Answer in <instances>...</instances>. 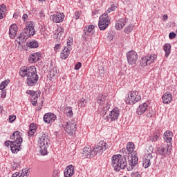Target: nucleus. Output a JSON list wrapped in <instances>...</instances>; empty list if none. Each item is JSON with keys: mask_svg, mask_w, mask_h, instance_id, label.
Instances as JSON below:
<instances>
[{"mask_svg": "<svg viewBox=\"0 0 177 177\" xmlns=\"http://www.w3.org/2000/svg\"><path fill=\"white\" fill-rule=\"evenodd\" d=\"M19 75L22 78L26 77V83L28 86H35L39 80L35 66H21L19 69Z\"/></svg>", "mask_w": 177, "mask_h": 177, "instance_id": "1", "label": "nucleus"}, {"mask_svg": "<svg viewBox=\"0 0 177 177\" xmlns=\"http://www.w3.org/2000/svg\"><path fill=\"white\" fill-rule=\"evenodd\" d=\"M112 165L116 172H120L121 169H125V167H128L127 155H113L112 156Z\"/></svg>", "mask_w": 177, "mask_h": 177, "instance_id": "2", "label": "nucleus"}, {"mask_svg": "<svg viewBox=\"0 0 177 177\" xmlns=\"http://www.w3.org/2000/svg\"><path fill=\"white\" fill-rule=\"evenodd\" d=\"M49 142H50V140L48 133H41L38 140V145L39 147H40L41 156H46V154H48Z\"/></svg>", "mask_w": 177, "mask_h": 177, "instance_id": "3", "label": "nucleus"}, {"mask_svg": "<svg viewBox=\"0 0 177 177\" xmlns=\"http://www.w3.org/2000/svg\"><path fill=\"white\" fill-rule=\"evenodd\" d=\"M34 22L28 21L26 24V28L24 29L23 32L20 34L19 36V39H27V38H30V37H32L35 35V29H34Z\"/></svg>", "mask_w": 177, "mask_h": 177, "instance_id": "4", "label": "nucleus"}, {"mask_svg": "<svg viewBox=\"0 0 177 177\" xmlns=\"http://www.w3.org/2000/svg\"><path fill=\"white\" fill-rule=\"evenodd\" d=\"M62 127L64 129L65 132L73 136L77 131V122L75 120H68V122H63Z\"/></svg>", "mask_w": 177, "mask_h": 177, "instance_id": "5", "label": "nucleus"}, {"mask_svg": "<svg viewBox=\"0 0 177 177\" xmlns=\"http://www.w3.org/2000/svg\"><path fill=\"white\" fill-rule=\"evenodd\" d=\"M111 20L107 13H104L99 18L98 27L101 31H104L111 24Z\"/></svg>", "mask_w": 177, "mask_h": 177, "instance_id": "6", "label": "nucleus"}, {"mask_svg": "<svg viewBox=\"0 0 177 177\" xmlns=\"http://www.w3.org/2000/svg\"><path fill=\"white\" fill-rule=\"evenodd\" d=\"M142 100V97L136 91H130L128 94V97L126 99V103L127 104H135V103H138L140 100Z\"/></svg>", "mask_w": 177, "mask_h": 177, "instance_id": "7", "label": "nucleus"}, {"mask_svg": "<svg viewBox=\"0 0 177 177\" xmlns=\"http://www.w3.org/2000/svg\"><path fill=\"white\" fill-rule=\"evenodd\" d=\"M109 149V145H107V142H106L104 140L100 141L97 146L94 148L93 153H95L96 155L102 154L104 151H106Z\"/></svg>", "mask_w": 177, "mask_h": 177, "instance_id": "8", "label": "nucleus"}, {"mask_svg": "<svg viewBox=\"0 0 177 177\" xmlns=\"http://www.w3.org/2000/svg\"><path fill=\"white\" fill-rule=\"evenodd\" d=\"M172 150V146L171 145H162L157 149V153L159 156H162V157H165V156H170L171 151Z\"/></svg>", "mask_w": 177, "mask_h": 177, "instance_id": "9", "label": "nucleus"}, {"mask_svg": "<svg viewBox=\"0 0 177 177\" xmlns=\"http://www.w3.org/2000/svg\"><path fill=\"white\" fill-rule=\"evenodd\" d=\"M127 59L129 64L131 66L136 64V62H138V53L133 50L127 52Z\"/></svg>", "mask_w": 177, "mask_h": 177, "instance_id": "10", "label": "nucleus"}, {"mask_svg": "<svg viewBox=\"0 0 177 177\" xmlns=\"http://www.w3.org/2000/svg\"><path fill=\"white\" fill-rule=\"evenodd\" d=\"M95 26L90 25L88 26H86L84 29V33L82 35V38L84 41H86L91 35H93L95 32Z\"/></svg>", "mask_w": 177, "mask_h": 177, "instance_id": "11", "label": "nucleus"}, {"mask_svg": "<svg viewBox=\"0 0 177 177\" xmlns=\"http://www.w3.org/2000/svg\"><path fill=\"white\" fill-rule=\"evenodd\" d=\"M118 117H120V110L118 108L115 107L109 113V116H106L104 118V120H106V121H109L110 119L111 121H115L116 120H118Z\"/></svg>", "mask_w": 177, "mask_h": 177, "instance_id": "12", "label": "nucleus"}, {"mask_svg": "<svg viewBox=\"0 0 177 177\" xmlns=\"http://www.w3.org/2000/svg\"><path fill=\"white\" fill-rule=\"evenodd\" d=\"M10 139L14 140L13 143L21 145L23 143V138H21V133L19 131H15L10 136Z\"/></svg>", "mask_w": 177, "mask_h": 177, "instance_id": "13", "label": "nucleus"}, {"mask_svg": "<svg viewBox=\"0 0 177 177\" xmlns=\"http://www.w3.org/2000/svg\"><path fill=\"white\" fill-rule=\"evenodd\" d=\"M129 21V19H128L127 17L120 19L115 21V28L116 30L120 31V30H122V28H124V27L128 24Z\"/></svg>", "mask_w": 177, "mask_h": 177, "instance_id": "14", "label": "nucleus"}, {"mask_svg": "<svg viewBox=\"0 0 177 177\" xmlns=\"http://www.w3.org/2000/svg\"><path fill=\"white\" fill-rule=\"evenodd\" d=\"M136 152H133V154H131V160H129V167H127V171H132L133 169V167L136 165L139 162V159L138 156L135 155Z\"/></svg>", "mask_w": 177, "mask_h": 177, "instance_id": "15", "label": "nucleus"}, {"mask_svg": "<svg viewBox=\"0 0 177 177\" xmlns=\"http://www.w3.org/2000/svg\"><path fill=\"white\" fill-rule=\"evenodd\" d=\"M172 138H174V133L169 130L166 131L163 134V139L169 146H172Z\"/></svg>", "mask_w": 177, "mask_h": 177, "instance_id": "16", "label": "nucleus"}, {"mask_svg": "<svg viewBox=\"0 0 177 177\" xmlns=\"http://www.w3.org/2000/svg\"><path fill=\"white\" fill-rule=\"evenodd\" d=\"M44 121L46 124H51V122H55L57 116L53 113H47L44 115Z\"/></svg>", "mask_w": 177, "mask_h": 177, "instance_id": "17", "label": "nucleus"}, {"mask_svg": "<svg viewBox=\"0 0 177 177\" xmlns=\"http://www.w3.org/2000/svg\"><path fill=\"white\" fill-rule=\"evenodd\" d=\"M50 20H53L54 23H62L64 20V14L57 12L50 16Z\"/></svg>", "mask_w": 177, "mask_h": 177, "instance_id": "18", "label": "nucleus"}, {"mask_svg": "<svg viewBox=\"0 0 177 177\" xmlns=\"http://www.w3.org/2000/svg\"><path fill=\"white\" fill-rule=\"evenodd\" d=\"M95 151V148L93 149H91V147H84L83 149V156L86 157V158H91V157H94L96 155V152Z\"/></svg>", "mask_w": 177, "mask_h": 177, "instance_id": "19", "label": "nucleus"}, {"mask_svg": "<svg viewBox=\"0 0 177 177\" xmlns=\"http://www.w3.org/2000/svg\"><path fill=\"white\" fill-rule=\"evenodd\" d=\"M75 167L73 165L67 166L65 169L64 175L65 177H72L75 174Z\"/></svg>", "mask_w": 177, "mask_h": 177, "instance_id": "20", "label": "nucleus"}, {"mask_svg": "<svg viewBox=\"0 0 177 177\" xmlns=\"http://www.w3.org/2000/svg\"><path fill=\"white\" fill-rule=\"evenodd\" d=\"M17 35V25H16L15 24H13L10 26V28H9L10 38H11V39H15V38H16Z\"/></svg>", "mask_w": 177, "mask_h": 177, "instance_id": "21", "label": "nucleus"}, {"mask_svg": "<svg viewBox=\"0 0 177 177\" xmlns=\"http://www.w3.org/2000/svg\"><path fill=\"white\" fill-rule=\"evenodd\" d=\"M149 105L147 103L144 102L139 105L138 108L137 109L136 113L138 115H142V114H145L146 111L147 110Z\"/></svg>", "mask_w": 177, "mask_h": 177, "instance_id": "22", "label": "nucleus"}, {"mask_svg": "<svg viewBox=\"0 0 177 177\" xmlns=\"http://www.w3.org/2000/svg\"><path fill=\"white\" fill-rule=\"evenodd\" d=\"M160 136H161V130L157 129L153 133V136L149 137V142L152 143L158 142V140H160Z\"/></svg>", "mask_w": 177, "mask_h": 177, "instance_id": "23", "label": "nucleus"}, {"mask_svg": "<svg viewBox=\"0 0 177 177\" xmlns=\"http://www.w3.org/2000/svg\"><path fill=\"white\" fill-rule=\"evenodd\" d=\"M70 50H71V47H64L61 51L60 58L62 60H66L70 56Z\"/></svg>", "mask_w": 177, "mask_h": 177, "instance_id": "24", "label": "nucleus"}, {"mask_svg": "<svg viewBox=\"0 0 177 177\" xmlns=\"http://www.w3.org/2000/svg\"><path fill=\"white\" fill-rule=\"evenodd\" d=\"M10 149H11L12 153H13L14 154H16V153H19V151H20V150H21V149H22L21 145H17V143L11 142Z\"/></svg>", "mask_w": 177, "mask_h": 177, "instance_id": "25", "label": "nucleus"}, {"mask_svg": "<svg viewBox=\"0 0 177 177\" xmlns=\"http://www.w3.org/2000/svg\"><path fill=\"white\" fill-rule=\"evenodd\" d=\"M39 57H41V53H35L29 56L28 62L30 63H37L39 60Z\"/></svg>", "mask_w": 177, "mask_h": 177, "instance_id": "26", "label": "nucleus"}, {"mask_svg": "<svg viewBox=\"0 0 177 177\" xmlns=\"http://www.w3.org/2000/svg\"><path fill=\"white\" fill-rule=\"evenodd\" d=\"M151 158H153V154L147 155V158L142 161V166L144 168H149V167L151 165V162H150Z\"/></svg>", "mask_w": 177, "mask_h": 177, "instance_id": "27", "label": "nucleus"}, {"mask_svg": "<svg viewBox=\"0 0 177 177\" xmlns=\"http://www.w3.org/2000/svg\"><path fill=\"white\" fill-rule=\"evenodd\" d=\"M29 175L28 169H23L21 173L16 172L13 174L11 177H28Z\"/></svg>", "mask_w": 177, "mask_h": 177, "instance_id": "28", "label": "nucleus"}, {"mask_svg": "<svg viewBox=\"0 0 177 177\" xmlns=\"http://www.w3.org/2000/svg\"><path fill=\"white\" fill-rule=\"evenodd\" d=\"M162 100L165 104L171 103V101L172 100V94L167 93H165L162 97Z\"/></svg>", "mask_w": 177, "mask_h": 177, "instance_id": "29", "label": "nucleus"}, {"mask_svg": "<svg viewBox=\"0 0 177 177\" xmlns=\"http://www.w3.org/2000/svg\"><path fill=\"white\" fill-rule=\"evenodd\" d=\"M106 99H107V95L104 94H99L97 97V102L100 106H103L106 103Z\"/></svg>", "mask_w": 177, "mask_h": 177, "instance_id": "30", "label": "nucleus"}, {"mask_svg": "<svg viewBox=\"0 0 177 177\" xmlns=\"http://www.w3.org/2000/svg\"><path fill=\"white\" fill-rule=\"evenodd\" d=\"M8 10H6V5L1 4L0 5V20H2V19H4L5 16H6V12Z\"/></svg>", "mask_w": 177, "mask_h": 177, "instance_id": "31", "label": "nucleus"}, {"mask_svg": "<svg viewBox=\"0 0 177 177\" xmlns=\"http://www.w3.org/2000/svg\"><path fill=\"white\" fill-rule=\"evenodd\" d=\"M163 49L165 52V57H168L169 56V55H171V44H165L163 46Z\"/></svg>", "mask_w": 177, "mask_h": 177, "instance_id": "32", "label": "nucleus"}, {"mask_svg": "<svg viewBox=\"0 0 177 177\" xmlns=\"http://www.w3.org/2000/svg\"><path fill=\"white\" fill-rule=\"evenodd\" d=\"M27 46L30 49H35L39 46V44L37 41V40H32L29 43L27 44Z\"/></svg>", "mask_w": 177, "mask_h": 177, "instance_id": "33", "label": "nucleus"}, {"mask_svg": "<svg viewBox=\"0 0 177 177\" xmlns=\"http://www.w3.org/2000/svg\"><path fill=\"white\" fill-rule=\"evenodd\" d=\"M127 150L129 154L133 153V151L135 150V144L132 142H128L127 145Z\"/></svg>", "mask_w": 177, "mask_h": 177, "instance_id": "34", "label": "nucleus"}, {"mask_svg": "<svg viewBox=\"0 0 177 177\" xmlns=\"http://www.w3.org/2000/svg\"><path fill=\"white\" fill-rule=\"evenodd\" d=\"M147 60H148V64H151V63H154V61L157 59V55L153 54L149 56H146Z\"/></svg>", "mask_w": 177, "mask_h": 177, "instance_id": "35", "label": "nucleus"}, {"mask_svg": "<svg viewBox=\"0 0 177 177\" xmlns=\"http://www.w3.org/2000/svg\"><path fill=\"white\" fill-rule=\"evenodd\" d=\"M65 111L67 117H73L74 115V113H73V107L71 106H66L65 107Z\"/></svg>", "mask_w": 177, "mask_h": 177, "instance_id": "36", "label": "nucleus"}, {"mask_svg": "<svg viewBox=\"0 0 177 177\" xmlns=\"http://www.w3.org/2000/svg\"><path fill=\"white\" fill-rule=\"evenodd\" d=\"M10 82V80L9 79H7L6 80H4L3 82H2L0 84V90L3 91V89H5V88H6L8 85H9Z\"/></svg>", "mask_w": 177, "mask_h": 177, "instance_id": "37", "label": "nucleus"}, {"mask_svg": "<svg viewBox=\"0 0 177 177\" xmlns=\"http://www.w3.org/2000/svg\"><path fill=\"white\" fill-rule=\"evenodd\" d=\"M133 30V25L130 24L125 27L124 32L125 34H130V32H132Z\"/></svg>", "mask_w": 177, "mask_h": 177, "instance_id": "38", "label": "nucleus"}, {"mask_svg": "<svg viewBox=\"0 0 177 177\" xmlns=\"http://www.w3.org/2000/svg\"><path fill=\"white\" fill-rule=\"evenodd\" d=\"M140 65L142 67H146V66L149 65L147 57H144L141 59Z\"/></svg>", "mask_w": 177, "mask_h": 177, "instance_id": "39", "label": "nucleus"}, {"mask_svg": "<svg viewBox=\"0 0 177 177\" xmlns=\"http://www.w3.org/2000/svg\"><path fill=\"white\" fill-rule=\"evenodd\" d=\"M27 95H30L32 96V97H34V96L37 95H39L41 93V91H35L34 90H28L26 91Z\"/></svg>", "mask_w": 177, "mask_h": 177, "instance_id": "40", "label": "nucleus"}, {"mask_svg": "<svg viewBox=\"0 0 177 177\" xmlns=\"http://www.w3.org/2000/svg\"><path fill=\"white\" fill-rule=\"evenodd\" d=\"M79 107L84 108L86 106L87 101L84 98H82L77 102Z\"/></svg>", "mask_w": 177, "mask_h": 177, "instance_id": "41", "label": "nucleus"}, {"mask_svg": "<svg viewBox=\"0 0 177 177\" xmlns=\"http://www.w3.org/2000/svg\"><path fill=\"white\" fill-rule=\"evenodd\" d=\"M109 109H110V106L108 104L104 106V108L100 112V115L104 117L105 114H106L107 111H109Z\"/></svg>", "mask_w": 177, "mask_h": 177, "instance_id": "42", "label": "nucleus"}, {"mask_svg": "<svg viewBox=\"0 0 177 177\" xmlns=\"http://www.w3.org/2000/svg\"><path fill=\"white\" fill-rule=\"evenodd\" d=\"M57 31H59V32L57 34V38H58V39H62V38H63V35L64 34L63 29L57 28Z\"/></svg>", "mask_w": 177, "mask_h": 177, "instance_id": "43", "label": "nucleus"}, {"mask_svg": "<svg viewBox=\"0 0 177 177\" xmlns=\"http://www.w3.org/2000/svg\"><path fill=\"white\" fill-rule=\"evenodd\" d=\"M39 96V94H36L35 96L33 97H32V106H37V103H38V97Z\"/></svg>", "mask_w": 177, "mask_h": 177, "instance_id": "44", "label": "nucleus"}, {"mask_svg": "<svg viewBox=\"0 0 177 177\" xmlns=\"http://www.w3.org/2000/svg\"><path fill=\"white\" fill-rule=\"evenodd\" d=\"M74 41L73 40V37H69L67 40V46H65V48H71V45H73Z\"/></svg>", "mask_w": 177, "mask_h": 177, "instance_id": "45", "label": "nucleus"}, {"mask_svg": "<svg viewBox=\"0 0 177 177\" xmlns=\"http://www.w3.org/2000/svg\"><path fill=\"white\" fill-rule=\"evenodd\" d=\"M117 9V6L115 4L111 6V7L106 11V13H111V12H114Z\"/></svg>", "mask_w": 177, "mask_h": 177, "instance_id": "46", "label": "nucleus"}, {"mask_svg": "<svg viewBox=\"0 0 177 177\" xmlns=\"http://www.w3.org/2000/svg\"><path fill=\"white\" fill-rule=\"evenodd\" d=\"M62 48V44H55L54 47V50L55 53H57V52H60V49Z\"/></svg>", "mask_w": 177, "mask_h": 177, "instance_id": "47", "label": "nucleus"}, {"mask_svg": "<svg viewBox=\"0 0 177 177\" xmlns=\"http://www.w3.org/2000/svg\"><path fill=\"white\" fill-rule=\"evenodd\" d=\"M56 75V71H55V69H51L48 73V77L50 78H53Z\"/></svg>", "mask_w": 177, "mask_h": 177, "instance_id": "48", "label": "nucleus"}, {"mask_svg": "<svg viewBox=\"0 0 177 177\" xmlns=\"http://www.w3.org/2000/svg\"><path fill=\"white\" fill-rule=\"evenodd\" d=\"M74 19H75V20H78V19H80V17H81V12L80 11H76L75 12V15H74Z\"/></svg>", "mask_w": 177, "mask_h": 177, "instance_id": "49", "label": "nucleus"}, {"mask_svg": "<svg viewBox=\"0 0 177 177\" xmlns=\"http://www.w3.org/2000/svg\"><path fill=\"white\" fill-rule=\"evenodd\" d=\"M29 130L37 131V126L35 125V124L34 123L30 124L29 126Z\"/></svg>", "mask_w": 177, "mask_h": 177, "instance_id": "50", "label": "nucleus"}, {"mask_svg": "<svg viewBox=\"0 0 177 177\" xmlns=\"http://www.w3.org/2000/svg\"><path fill=\"white\" fill-rule=\"evenodd\" d=\"M175 37H176V33H175L174 32H170V33L169 34V39H174V38H175Z\"/></svg>", "mask_w": 177, "mask_h": 177, "instance_id": "51", "label": "nucleus"}, {"mask_svg": "<svg viewBox=\"0 0 177 177\" xmlns=\"http://www.w3.org/2000/svg\"><path fill=\"white\" fill-rule=\"evenodd\" d=\"M81 66H82V64H81V62H78L75 65V70H80L81 68Z\"/></svg>", "mask_w": 177, "mask_h": 177, "instance_id": "52", "label": "nucleus"}, {"mask_svg": "<svg viewBox=\"0 0 177 177\" xmlns=\"http://www.w3.org/2000/svg\"><path fill=\"white\" fill-rule=\"evenodd\" d=\"M35 132H37L35 130H29L28 132V136H34Z\"/></svg>", "mask_w": 177, "mask_h": 177, "instance_id": "53", "label": "nucleus"}, {"mask_svg": "<svg viewBox=\"0 0 177 177\" xmlns=\"http://www.w3.org/2000/svg\"><path fill=\"white\" fill-rule=\"evenodd\" d=\"M153 151H154V147L151 145L148 149V154H152L151 153H153Z\"/></svg>", "mask_w": 177, "mask_h": 177, "instance_id": "54", "label": "nucleus"}, {"mask_svg": "<svg viewBox=\"0 0 177 177\" xmlns=\"http://www.w3.org/2000/svg\"><path fill=\"white\" fill-rule=\"evenodd\" d=\"M1 97H3V99H5L6 97V91L5 90H1Z\"/></svg>", "mask_w": 177, "mask_h": 177, "instance_id": "55", "label": "nucleus"}, {"mask_svg": "<svg viewBox=\"0 0 177 177\" xmlns=\"http://www.w3.org/2000/svg\"><path fill=\"white\" fill-rule=\"evenodd\" d=\"M53 177H59L58 170H54L53 172Z\"/></svg>", "mask_w": 177, "mask_h": 177, "instance_id": "56", "label": "nucleus"}, {"mask_svg": "<svg viewBox=\"0 0 177 177\" xmlns=\"http://www.w3.org/2000/svg\"><path fill=\"white\" fill-rule=\"evenodd\" d=\"M15 120H16V115H10L9 117L10 122H13V121H15Z\"/></svg>", "mask_w": 177, "mask_h": 177, "instance_id": "57", "label": "nucleus"}, {"mask_svg": "<svg viewBox=\"0 0 177 177\" xmlns=\"http://www.w3.org/2000/svg\"><path fill=\"white\" fill-rule=\"evenodd\" d=\"M12 142L13 141H10V140H7L5 142V146L6 147H9V146L10 147V145H12Z\"/></svg>", "mask_w": 177, "mask_h": 177, "instance_id": "58", "label": "nucleus"}, {"mask_svg": "<svg viewBox=\"0 0 177 177\" xmlns=\"http://www.w3.org/2000/svg\"><path fill=\"white\" fill-rule=\"evenodd\" d=\"M22 19L24 21H26V20L28 19V15L27 14H24L22 16Z\"/></svg>", "mask_w": 177, "mask_h": 177, "instance_id": "59", "label": "nucleus"}, {"mask_svg": "<svg viewBox=\"0 0 177 177\" xmlns=\"http://www.w3.org/2000/svg\"><path fill=\"white\" fill-rule=\"evenodd\" d=\"M131 177H141V176L139 174V173H133L131 174Z\"/></svg>", "mask_w": 177, "mask_h": 177, "instance_id": "60", "label": "nucleus"}, {"mask_svg": "<svg viewBox=\"0 0 177 177\" xmlns=\"http://www.w3.org/2000/svg\"><path fill=\"white\" fill-rule=\"evenodd\" d=\"M14 19H19V13L15 12L13 15Z\"/></svg>", "mask_w": 177, "mask_h": 177, "instance_id": "61", "label": "nucleus"}, {"mask_svg": "<svg viewBox=\"0 0 177 177\" xmlns=\"http://www.w3.org/2000/svg\"><path fill=\"white\" fill-rule=\"evenodd\" d=\"M163 20H164V21H167V20H168V15H163Z\"/></svg>", "mask_w": 177, "mask_h": 177, "instance_id": "62", "label": "nucleus"}, {"mask_svg": "<svg viewBox=\"0 0 177 177\" xmlns=\"http://www.w3.org/2000/svg\"><path fill=\"white\" fill-rule=\"evenodd\" d=\"M3 111V107L0 105V114L1 113H2Z\"/></svg>", "mask_w": 177, "mask_h": 177, "instance_id": "63", "label": "nucleus"}, {"mask_svg": "<svg viewBox=\"0 0 177 177\" xmlns=\"http://www.w3.org/2000/svg\"><path fill=\"white\" fill-rule=\"evenodd\" d=\"M126 151H127V150L125 149V148H123V149H122V153H123V156H124V152Z\"/></svg>", "mask_w": 177, "mask_h": 177, "instance_id": "64", "label": "nucleus"}]
</instances>
